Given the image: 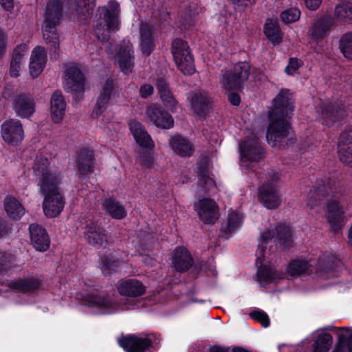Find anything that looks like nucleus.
Wrapping results in <instances>:
<instances>
[{
    "instance_id": "obj_1",
    "label": "nucleus",
    "mask_w": 352,
    "mask_h": 352,
    "mask_svg": "<svg viewBox=\"0 0 352 352\" xmlns=\"http://www.w3.org/2000/svg\"><path fill=\"white\" fill-rule=\"evenodd\" d=\"M32 169L38 177V191L44 196L42 207L47 218L58 216L65 206V199L60 190L63 175L59 168L51 164L47 157L41 155L34 160Z\"/></svg>"
},
{
    "instance_id": "obj_2",
    "label": "nucleus",
    "mask_w": 352,
    "mask_h": 352,
    "mask_svg": "<svg viewBox=\"0 0 352 352\" xmlns=\"http://www.w3.org/2000/svg\"><path fill=\"white\" fill-rule=\"evenodd\" d=\"M294 109L293 94L288 89H281L273 100L272 109L269 112L270 121L266 138L272 146L289 134L288 119Z\"/></svg>"
},
{
    "instance_id": "obj_3",
    "label": "nucleus",
    "mask_w": 352,
    "mask_h": 352,
    "mask_svg": "<svg viewBox=\"0 0 352 352\" xmlns=\"http://www.w3.org/2000/svg\"><path fill=\"white\" fill-rule=\"evenodd\" d=\"M274 240L276 245L285 249L292 243V232L284 226H278L274 229L264 232L261 235L258 248L256 251L257 281L261 285H265L283 277V273L276 271L272 267L263 263L264 245Z\"/></svg>"
},
{
    "instance_id": "obj_4",
    "label": "nucleus",
    "mask_w": 352,
    "mask_h": 352,
    "mask_svg": "<svg viewBox=\"0 0 352 352\" xmlns=\"http://www.w3.org/2000/svg\"><path fill=\"white\" fill-rule=\"evenodd\" d=\"M120 13L119 4L116 1H109L106 6L98 9L94 21V32L99 40L107 41L111 32L120 30Z\"/></svg>"
},
{
    "instance_id": "obj_5",
    "label": "nucleus",
    "mask_w": 352,
    "mask_h": 352,
    "mask_svg": "<svg viewBox=\"0 0 352 352\" xmlns=\"http://www.w3.org/2000/svg\"><path fill=\"white\" fill-rule=\"evenodd\" d=\"M346 116L342 104L337 102H322L316 107V118L323 126H334Z\"/></svg>"
},
{
    "instance_id": "obj_6",
    "label": "nucleus",
    "mask_w": 352,
    "mask_h": 352,
    "mask_svg": "<svg viewBox=\"0 0 352 352\" xmlns=\"http://www.w3.org/2000/svg\"><path fill=\"white\" fill-rule=\"evenodd\" d=\"M171 52L178 69L185 75L195 72L194 60L188 44L182 39L172 42Z\"/></svg>"
},
{
    "instance_id": "obj_7",
    "label": "nucleus",
    "mask_w": 352,
    "mask_h": 352,
    "mask_svg": "<svg viewBox=\"0 0 352 352\" xmlns=\"http://www.w3.org/2000/svg\"><path fill=\"white\" fill-rule=\"evenodd\" d=\"M250 65L246 62L237 63L232 70L223 73L220 84L228 91L239 89L241 85L248 78Z\"/></svg>"
},
{
    "instance_id": "obj_8",
    "label": "nucleus",
    "mask_w": 352,
    "mask_h": 352,
    "mask_svg": "<svg viewBox=\"0 0 352 352\" xmlns=\"http://www.w3.org/2000/svg\"><path fill=\"white\" fill-rule=\"evenodd\" d=\"M60 10L59 3L50 2L47 7V16L43 25L44 39L47 43H52L54 47L58 46V35L56 28V23L60 18Z\"/></svg>"
},
{
    "instance_id": "obj_9",
    "label": "nucleus",
    "mask_w": 352,
    "mask_h": 352,
    "mask_svg": "<svg viewBox=\"0 0 352 352\" xmlns=\"http://www.w3.org/2000/svg\"><path fill=\"white\" fill-rule=\"evenodd\" d=\"M85 79L79 67L74 63L66 65L63 78V87L65 91L78 96L84 92Z\"/></svg>"
},
{
    "instance_id": "obj_10",
    "label": "nucleus",
    "mask_w": 352,
    "mask_h": 352,
    "mask_svg": "<svg viewBox=\"0 0 352 352\" xmlns=\"http://www.w3.org/2000/svg\"><path fill=\"white\" fill-rule=\"evenodd\" d=\"M200 220L206 224H214L219 217V208L214 200L201 197L193 205Z\"/></svg>"
},
{
    "instance_id": "obj_11",
    "label": "nucleus",
    "mask_w": 352,
    "mask_h": 352,
    "mask_svg": "<svg viewBox=\"0 0 352 352\" xmlns=\"http://www.w3.org/2000/svg\"><path fill=\"white\" fill-rule=\"evenodd\" d=\"M325 216L331 229L335 232L340 230L346 221L344 208L336 198L327 201Z\"/></svg>"
},
{
    "instance_id": "obj_12",
    "label": "nucleus",
    "mask_w": 352,
    "mask_h": 352,
    "mask_svg": "<svg viewBox=\"0 0 352 352\" xmlns=\"http://www.w3.org/2000/svg\"><path fill=\"white\" fill-rule=\"evenodd\" d=\"M1 135L8 145L20 144L24 138V130L21 121L14 118L4 121L1 126Z\"/></svg>"
},
{
    "instance_id": "obj_13",
    "label": "nucleus",
    "mask_w": 352,
    "mask_h": 352,
    "mask_svg": "<svg viewBox=\"0 0 352 352\" xmlns=\"http://www.w3.org/2000/svg\"><path fill=\"white\" fill-rule=\"evenodd\" d=\"M113 92V80L108 79L102 85V90L98 96L97 102L93 112L95 116H102L103 118L106 120H109L112 117L113 113L110 109V104Z\"/></svg>"
},
{
    "instance_id": "obj_14",
    "label": "nucleus",
    "mask_w": 352,
    "mask_h": 352,
    "mask_svg": "<svg viewBox=\"0 0 352 352\" xmlns=\"http://www.w3.org/2000/svg\"><path fill=\"white\" fill-rule=\"evenodd\" d=\"M155 337L153 335L145 336H127L118 340L119 345L126 352H146L153 347Z\"/></svg>"
},
{
    "instance_id": "obj_15",
    "label": "nucleus",
    "mask_w": 352,
    "mask_h": 352,
    "mask_svg": "<svg viewBox=\"0 0 352 352\" xmlns=\"http://www.w3.org/2000/svg\"><path fill=\"white\" fill-rule=\"evenodd\" d=\"M83 304L96 309L103 314H112L119 309L118 305L109 297L95 292H92L85 297Z\"/></svg>"
},
{
    "instance_id": "obj_16",
    "label": "nucleus",
    "mask_w": 352,
    "mask_h": 352,
    "mask_svg": "<svg viewBox=\"0 0 352 352\" xmlns=\"http://www.w3.org/2000/svg\"><path fill=\"white\" fill-rule=\"evenodd\" d=\"M239 148L241 160L243 163L258 161L263 156L258 138L254 135L241 140Z\"/></svg>"
},
{
    "instance_id": "obj_17",
    "label": "nucleus",
    "mask_w": 352,
    "mask_h": 352,
    "mask_svg": "<svg viewBox=\"0 0 352 352\" xmlns=\"http://www.w3.org/2000/svg\"><path fill=\"white\" fill-rule=\"evenodd\" d=\"M114 58L123 73L128 74L132 72L134 67V56L132 44L129 41H122Z\"/></svg>"
},
{
    "instance_id": "obj_18",
    "label": "nucleus",
    "mask_w": 352,
    "mask_h": 352,
    "mask_svg": "<svg viewBox=\"0 0 352 352\" xmlns=\"http://www.w3.org/2000/svg\"><path fill=\"white\" fill-rule=\"evenodd\" d=\"M85 238L89 244L96 247H105L108 243L104 229L94 220H91L86 226Z\"/></svg>"
},
{
    "instance_id": "obj_19",
    "label": "nucleus",
    "mask_w": 352,
    "mask_h": 352,
    "mask_svg": "<svg viewBox=\"0 0 352 352\" xmlns=\"http://www.w3.org/2000/svg\"><path fill=\"white\" fill-rule=\"evenodd\" d=\"M146 117L157 127L170 129L174 120L173 117L157 104H151L146 109Z\"/></svg>"
},
{
    "instance_id": "obj_20",
    "label": "nucleus",
    "mask_w": 352,
    "mask_h": 352,
    "mask_svg": "<svg viewBox=\"0 0 352 352\" xmlns=\"http://www.w3.org/2000/svg\"><path fill=\"white\" fill-rule=\"evenodd\" d=\"M338 153L340 160L352 167V126L340 133Z\"/></svg>"
},
{
    "instance_id": "obj_21",
    "label": "nucleus",
    "mask_w": 352,
    "mask_h": 352,
    "mask_svg": "<svg viewBox=\"0 0 352 352\" xmlns=\"http://www.w3.org/2000/svg\"><path fill=\"white\" fill-rule=\"evenodd\" d=\"M116 289L121 296L128 297H138L146 292L145 285L135 278L121 280L117 284Z\"/></svg>"
},
{
    "instance_id": "obj_22",
    "label": "nucleus",
    "mask_w": 352,
    "mask_h": 352,
    "mask_svg": "<svg viewBox=\"0 0 352 352\" xmlns=\"http://www.w3.org/2000/svg\"><path fill=\"white\" fill-rule=\"evenodd\" d=\"M13 109L16 116L27 118L35 111V102L30 95H17L13 100Z\"/></svg>"
},
{
    "instance_id": "obj_23",
    "label": "nucleus",
    "mask_w": 352,
    "mask_h": 352,
    "mask_svg": "<svg viewBox=\"0 0 352 352\" xmlns=\"http://www.w3.org/2000/svg\"><path fill=\"white\" fill-rule=\"evenodd\" d=\"M47 62V54L44 47L37 46L31 53L29 70L32 78L38 77L43 71Z\"/></svg>"
},
{
    "instance_id": "obj_24",
    "label": "nucleus",
    "mask_w": 352,
    "mask_h": 352,
    "mask_svg": "<svg viewBox=\"0 0 352 352\" xmlns=\"http://www.w3.org/2000/svg\"><path fill=\"white\" fill-rule=\"evenodd\" d=\"M129 126L139 146L149 150H152L155 147L154 142L140 122L131 120Z\"/></svg>"
},
{
    "instance_id": "obj_25",
    "label": "nucleus",
    "mask_w": 352,
    "mask_h": 352,
    "mask_svg": "<svg viewBox=\"0 0 352 352\" xmlns=\"http://www.w3.org/2000/svg\"><path fill=\"white\" fill-rule=\"evenodd\" d=\"M190 108L195 113L201 116L210 102L209 94L204 90H195L188 96Z\"/></svg>"
},
{
    "instance_id": "obj_26",
    "label": "nucleus",
    "mask_w": 352,
    "mask_h": 352,
    "mask_svg": "<svg viewBox=\"0 0 352 352\" xmlns=\"http://www.w3.org/2000/svg\"><path fill=\"white\" fill-rule=\"evenodd\" d=\"M30 240L34 248L39 252H45L50 247V238L45 230L37 224L30 226Z\"/></svg>"
},
{
    "instance_id": "obj_27",
    "label": "nucleus",
    "mask_w": 352,
    "mask_h": 352,
    "mask_svg": "<svg viewBox=\"0 0 352 352\" xmlns=\"http://www.w3.org/2000/svg\"><path fill=\"white\" fill-rule=\"evenodd\" d=\"M66 102L60 91H54L50 98V118L54 123H60L65 114Z\"/></svg>"
},
{
    "instance_id": "obj_28",
    "label": "nucleus",
    "mask_w": 352,
    "mask_h": 352,
    "mask_svg": "<svg viewBox=\"0 0 352 352\" xmlns=\"http://www.w3.org/2000/svg\"><path fill=\"white\" fill-rule=\"evenodd\" d=\"M139 45L144 56H149L155 47L153 32L148 23H142L140 26Z\"/></svg>"
},
{
    "instance_id": "obj_29",
    "label": "nucleus",
    "mask_w": 352,
    "mask_h": 352,
    "mask_svg": "<svg viewBox=\"0 0 352 352\" xmlns=\"http://www.w3.org/2000/svg\"><path fill=\"white\" fill-rule=\"evenodd\" d=\"M259 199L261 203L269 209L276 208L280 204V196L271 184H265L260 188Z\"/></svg>"
},
{
    "instance_id": "obj_30",
    "label": "nucleus",
    "mask_w": 352,
    "mask_h": 352,
    "mask_svg": "<svg viewBox=\"0 0 352 352\" xmlns=\"http://www.w3.org/2000/svg\"><path fill=\"white\" fill-rule=\"evenodd\" d=\"M28 50L26 44L19 45L12 52L9 74L12 77H18L23 67L24 57Z\"/></svg>"
},
{
    "instance_id": "obj_31",
    "label": "nucleus",
    "mask_w": 352,
    "mask_h": 352,
    "mask_svg": "<svg viewBox=\"0 0 352 352\" xmlns=\"http://www.w3.org/2000/svg\"><path fill=\"white\" fill-rule=\"evenodd\" d=\"M172 264L177 271L188 270L192 265V258L188 251L183 248L175 249L172 257Z\"/></svg>"
},
{
    "instance_id": "obj_32",
    "label": "nucleus",
    "mask_w": 352,
    "mask_h": 352,
    "mask_svg": "<svg viewBox=\"0 0 352 352\" xmlns=\"http://www.w3.org/2000/svg\"><path fill=\"white\" fill-rule=\"evenodd\" d=\"M157 87L164 105L170 111L174 112L178 107V103L168 89L166 82L162 78L159 79L157 82Z\"/></svg>"
},
{
    "instance_id": "obj_33",
    "label": "nucleus",
    "mask_w": 352,
    "mask_h": 352,
    "mask_svg": "<svg viewBox=\"0 0 352 352\" xmlns=\"http://www.w3.org/2000/svg\"><path fill=\"white\" fill-rule=\"evenodd\" d=\"M4 210L12 219L19 220L25 214V210L19 201L14 197H7L3 201Z\"/></svg>"
},
{
    "instance_id": "obj_34",
    "label": "nucleus",
    "mask_w": 352,
    "mask_h": 352,
    "mask_svg": "<svg viewBox=\"0 0 352 352\" xmlns=\"http://www.w3.org/2000/svg\"><path fill=\"white\" fill-rule=\"evenodd\" d=\"M263 32L265 36L273 45H278L282 42L283 34L276 20L267 19Z\"/></svg>"
},
{
    "instance_id": "obj_35",
    "label": "nucleus",
    "mask_w": 352,
    "mask_h": 352,
    "mask_svg": "<svg viewBox=\"0 0 352 352\" xmlns=\"http://www.w3.org/2000/svg\"><path fill=\"white\" fill-rule=\"evenodd\" d=\"M95 165L93 151L84 149L79 154L77 162V173L85 175L91 172Z\"/></svg>"
},
{
    "instance_id": "obj_36",
    "label": "nucleus",
    "mask_w": 352,
    "mask_h": 352,
    "mask_svg": "<svg viewBox=\"0 0 352 352\" xmlns=\"http://www.w3.org/2000/svg\"><path fill=\"white\" fill-rule=\"evenodd\" d=\"M170 144L174 152L182 157L190 156L194 151L192 145L181 136H174L170 139Z\"/></svg>"
},
{
    "instance_id": "obj_37",
    "label": "nucleus",
    "mask_w": 352,
    "mask_h": 352,
    "mask_svg": "<svg viewBox=\"0 0 352 352\" xmlns=\"http://www.w3.org/2000/svg\"><path fill=\"white\" fill-rule=\"evenodd\" d=\"M102 208L109 215L116 219H122L126 215L124 207L113 199H105L102 203Z\"/></svg>"
},
{
    "instance_id": "obj_38",
    "label": "nucleus",
    "mask_w": 352,
    "mask_h": 352,
    "mask_svg": "<svg viewBox=\"0 0 352 352\" xmlns=\"http://www.w3.org/2000/svg\"><path fill=\"white\" fill-rule=\"evenodd\" d=\"M312 263L303 259L292 261L287 268V273L292 276H298L312 270Z\"/></svg>"
},
{
    "instance_id": "obj_39",
    "label": "nucleus",
    "mask_w": 352,
    "mask_h": 352,
    "mask_svg": "<svg viewBox=\"0 0 352 352\" xmlns=\"http://www.w3.org/2000/svg\"><path fill=\"white\" fill-rule=\"evenodd\" d=\"M243 214L240 211L230 212L227 219L222 225L224 232L231 233L239 228L243 223Z\"/></svg>"
},
{
    "instance_id": "obj_40",
    "label": "nucleus",
    "mask_w": 352,
    "mask_h": 352,
    "mask_svg": "<svg viewBox=\"0 0 352 352\" xmlns=\"http://www.w3.org/2000/svg\"><path fill=\"white\" fill-rule=\"evenodd\" d=\"M326 195L325 188H313L310 190V194L308 198L307 205L311 209L318 212L320 209V201L324 198Z\"/></svg>"
},
{
    "instance_id": "obj_41",
    "label": "nucleus",
    "mask_w": 352,
    "mask_h": 352,
    "mask_svg": "<svg viewBox=\"0 0 352 352\" xmlns=\"http://www.w3.org/2000/svg\"><path fill=\"white\" fill-rule=\"evenodd\" d=\"M39 287V283L34 279L19 280L12 283V289L28 292Z\"/></svg>"
},
{
    "instance_id": "obj_42",
    "label": "nucleus",
    "mask_w": 352,
    "mask_h": 352,
    "mask_svg": "<svg viewBox=\"0 0 352 352\" xmlns=\"http://www.w3.org/2000/svg\"><path fill=\"white\" fill-rule=\"evenodd\" d=\"M331 344L332 337L330 334H320L314 343L313 352H327Z\"/></svg>"
},
{
    "instance_id": "obj_43",
    "label": "nucleus",
    "mask_w": 352,
    "mask_h": 352,
    "mask_svg": "<svg viewBox=\"0 0 352 352\" xmlns=\"http://www.w3.org/2000/svg\"><path fill=\"white\" fill-rule=\"evenodd\" d=\"M328 28L325 19H318L313 24L310 29L309 35L316 40L321 38L324 36Z\"/></svg>"
},
{
    "instance_id": "obj_44",
    "label": "nucleus",
    "mask_w": 352,
    "mask_h": 352,
    "mask_svg": "<svg viewBox=\"0 0 352 352\" xmlns=\"http://www.w3.org/2000/svg\"><path fill=\"white\" fill-rule=\"evenodd\" d=\"M94 0H75V10L79 16H87L94 7Z\"/></svg>"
},
{
    "instance_id": "obj_45",
    "label": "nucleus",
    "mask_w": 352,
    "mask_h": 352,
    "mask_svg": "<svg viewBox=\"0 0 352 352\" xmlns=\"http://www.w3.org/2000/svg\"><path fill=\"white\" fill-rule=\"evenodd\" d=\"M340 47L344 56L352 60V32L346 34L341 38Z\"/></svg>"
},
{
    "instance_id": "obj_46",
    "label": "nucleus",
    "mask_w": 352,
    "mask_h": 352,
    "mask_svg": "<svg viewBox=\"0 0 352 352\" xmlns=\"http://www.w3.org/2000/svg\"><path fill=\"white\" fill-rule=\"evenodd\" d=\"M335 15L340 20H352V3H346L336 6Z\"/></svg>"
},
{
    "instance_id": "obj_47",
    "label": "nucleus",
    "mask_w": 352,
    "mask_h": 352,
    "mask_svg": "<svg viewBox=\"0 0 352 352\" xmlns=\"http://www.w3.org/2000/svg\"><path fill=\"white\" fill-rule=\"evenodd\" d=\"M300 14L298 8H291L281 12L280 19L284 23L289 24L297 21L300 17Z\"/></svg>"
},
{
    "instance_id": "obj_48",
    "label": "nucleus",
    "mask_w": 352,
    "mask_h": 352,
    "mask_svg": "<svg viewBox=\"0 0 352 352\" xmlns=\"http://www.w3.org/2000/svg\"><path fill=\"white\" fill-rule=\"evenodd\" d=\"M339 263V260L332 254L320 257L318 261L320 267L325 272L334 270L335 267L338 266Z\"/></svg>"
},
{
    "instance_id": "obj_49",
    "label": "nucleus",
    "mask_w": 352,
    "mask_h": 352,
    "mask_svg": "<svg viewBox=\"0 0 352 352\" xmlns=\"http://www.w3.org/2000/svg\"><path fill=\"white\" fill-rule=\"evenodd\" d=\"M120 267V263L113 258L105 257L102 258L101 269L106 275L110 274L112 272L119 271Z\"/></svg>"
},
{
    "instance_id": "obj_50",
    "label": "nucleus",
    "mask_w": 352,
    "mask_h": 352,
    "mask_svg": "<svg viewBox=\"0 0 352 352\" xmlns=\"http://www.w3.org/2000/svg\"><path fill=\"white\" fill-rule=\"evenodd\" d=\"M200 184L202 186L204 190L206 192L211 191L213 188H215V184L214 180L209 175V168L208 165L206 166V169L200 168Z\"/></svg>"
},
{
    "instance_id": "obj_51",
    "label": "nucleus",
    "mask_w": 352,
    "mask_h": 352,
    "mask_svg": "<svg viewBox=\"0 0 352 352\" xmlns=\"http://www.w3.org/2000/svg\"><path fill=\"white\" fill-rule=\"evenodd\" d=\"M137 160L140 165L145 168H151L155 164V157L153 153H144Z\"/></svg>"
},
{
    "instance_id": "obj_52",
    "label": "nucleus",
    "mask_w": 352,
    "mask_h": 352,
    "mask_svg": "<svg viewBox=\"0 0 352 352\" xmlns=\"http://www.w3.org/2000/svg\"><path fill=\"white\" fill-rule=\"evenodd\" d=\"M303 62L296 58H291L288 65L285 69V72L287 75L294 74L297 70L302 65Z\"/></svg>"
},
{
    "instance_id": "obj_53",
    "label": "nucleus",
    "mask_w": 352,
    "mask_h": 352,
    "mask_svg": "<svg viewBox=\"0 0 352 352\" xmlns=\"http://www.w3.org/2000/svg\"><path fill=\"white\" fill-rule=\"evenodd\" d=\"M250 316L255 320L261 322L264 327L270 325V319L267 315L262 311H255L250 314Z\"/></svg>"
},
{
    "instance_id": "obj_54",
    "label": "nucleus",
    "mask_w": 352,
    "mask_h": 352,
    "mask_svg": "<svg viewBox=\"0 0 352 352\" xmlns=\"http://www.w3.org/2000/svg\"><path fill=\"white\" fill-rule=\"evenodd\" d=\"M342 329V333H341L339 336L340 341L342 342L344 340H345L346 338H349L351 340V346L349 349V352H352V329L347 328V327H344Z\"/></svg>"
},
{
    "instance_id": "obj_55",
    "label": "nucleus",
    "mask_w": 352,
    "mask_h": 352,
    "mask_svg": "<svg viewBox=\"0 0 352 352\" xmlns=\"http://www.w3.org/2000/svg\"><path fill=\"white\" fill-rule=\"evenodd\" d=\"M305 4V6L311 10H317L322 0H303Z\"/></svg>"
},
{
    "instance_id": "obj_56",
    "label": "nucleus",
    "mask_w": 352,
    "mask_h": 352,
    "mask_svg": "<svg viewBox=\"0 0 352 352\" xmlns=\"http://www.w3.org/2000/svg\"><path fill=\"white\" fill-rule=\"evenodd\" d=\"M140 95L142 98H146L153 92V87L151 85H144L140 87Z\"/></svg>"
},
{
    "instance_id": "obj_57",
    "label": "nucleus",
    "mask_w": 352,
    "mask_h": 352,
    "mask_svg": "<svg viewBox=\"0 0 352 352\" xmlns=\"http://www.w3.org/2000/svg\"><path fill=\"white\" fill-rule=\"evenodd\" d=\"M6 48V36L0 31V58L3 56Z\"/></svg>"
},
{
    "instance_id": "obj_58",
    "label": "nucleus",
    "mask_w": 352,
    "mask_h": 352,
    "mask_svg": "<svg viewBox=\"0 0 352 352\" xmlns=\"http://www.w3.org/2000/svg\"><path fill=\"white\" fill-rule=\"evenodd\" d=\"M234 4L242 6L248 7L255 3L256 0H230Z\"/></svg>"
},
{
    "instance_id": "obj_59",
    "label": "nucleus",
    "mask_w": 352,
    "mask_h": 352,
    "mask_svg": "<svg viewBox=\"0 0 352 352\" xmlns=\"http://www.w3.org/2000/svg\"><path fill=\"white\" fill-rule=\"evenodd\" d=\"M228 100L233 105L235 106L239 105L241 100L239 95L234 93H231L228 95Z\"/></svg>"
},
{
    "instance_id": "obj_60",
    "label": "nucleus",
    "mask_w": 352,
    "mask_h": 352,
    "mask_svg": "<svg viewBox=\"0 0 352 352\" xmlns=\"http://www.w3.org/2000/svg\"><path fill=\"white\" fill-rule=\"evenodd\" d=\"M0 4L7 10H11L14 8L13 0H0Z\"/></svg>"
},
{
    "instance_id": "obj_61",
    "label": "nucleus",
    "mask_w": 352,
    "mask_h": 352,
    "mask_svg": "<svg viewBox=\"0 0 352 352\" xmlns=\"http://www.w3.org/2000/svg\"><path fill=\"white\" fill-rule=\"evenodd\" d=\"M142 261L146 265H153L155 262L154 259L148 255H142Z\"/></svg>"
},
{
    "instance_id": "obj_62",
    "label": "nucleus",
    "mask_w": 352,
    "mask_h": 352,
    "mask_svg": "<svg viewBox=\"0 0 352 352\" xmlns=\"http://www.w3.org/2000/svg\"><path fill=\"white\" fill-rule=\"evenodd\" d=\"M211 352H227L226 350L220 347H213L211 349Z\"/></svg>"
},
{
    "instance_id": "obj_63",
    "label": "nucleus",
    "mask_w": 352,
    "mask_h": 352,
    "mask_svg": "<svg viewBox=\"0 0 352 352\" xmlns=\"http://www.w3.org/2000/svg\"><path fill=\"white\" fill-rule=\"evenodd\" d=\"M348 237H349V243L352 245V223H351V226L349 230Z\"/></svg>"
},
{
    "instance_id": "obj_64",
    "label": "nucleus",
    "mask_w": 352,
    "mask_h": 352,
    "mask_svg": "<svg viewBox=\"0 0 352 352\" xmlns=\"http://www.w3.org/2000/svg\"><path fill=\"white\" fill-rule=\"evenodd\" d=\"M333 352H343V350L340 346H338Z\"/></svg>"
}]
</instances>
